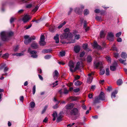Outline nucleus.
I'll return each mask as SVG.
<instances>
[{"label": "nucleus", "mask_w": 127, "mask_h": 127, "mask_svg": "<svg viewBox=\"0 0 127 127\" xmlns=\"http://www.w3.org/2000/svg\"><path fill=\"white\" fill-rule=\"evenodd\" d=\"M13 33L12 32H9L3 31L0 33V35L2 40L4 41L9 40L10 36L13 35Z\"/></svg>", "instance_id": "f257e3e1"}, {"label": "nucleus", "mask_w": 127, "mask_h": 127, "mask_svg": "<svg viewBox=\"0 0 127 127\" xmlns=\"http://www.w3.org/2000/svg\"><path fill=\"white\" fill-rule=\"evenodd\" d=\"M105 99L104 93L102 92H101L98 96L95 97V99L94 100L93 105H95L97 103L100 102L101 100L103 101Z\"/></svg>", "instance_id": "f03ea898"}, {"label": "nucleus", "mask_w": 127, "mask_h": 127, "mask_svg": "<svg viewBox=\"0 0 127 127\" xmlns=\"http://www.w3.org/2000/svg\"><path fill=\"white\" fill-rule=\"evenodd\" d=\"M70 114L71 115L79 116L80 115V111L77 108H74L71 110Z\"/></svg>", "instance_id": "7ed1b4c3"}, {"label": "nucleus", "mask_w": 127, "mask_h": 127, "mask_svg": "<svg viewBox=\"0 0 127 127\" xmlns=\"http://www.w3.org/2000/svg\"><path fill=\"white\" fill-rule=\"evenodd\" d=\"M84 6L83 5H81L80 7H77L74 9V11L76 13L79 14H81L83 11V9H84Z\"/></svg>", "instance_id": "20e7f679"}, {"label": "nucleus", "mask_w": 127, "mask_h": 127, "mask_svg": "<svg viewBox=\"0 0 127 127\" xmlns=\"http://www.w3.org/2000/svg\"><path fill=\"white\" fill-rule=\"evenodd\" d=\"M28 52L31 55V57L33 58H36L37 57V56L36 54L37 52L35 51H31V48H29L28 51Z\"/></svg>", "instance_id": "39448f33"}, {"label": "nucleus", "mask_w": 127, "mask_h": 127, "mask_svg": "<svg viewBox=\"0 0 127 127\" xmlns=\"http://www.w3.org/2000/svg\"><path fill=\"white\" fill-rule=\"evenodd\" d=\"M45 37L43 35H41L40 39V41L39 42V44L40 46H43L45 45L46 42L44 41Z\"/></svg>", "instance_id": "423d86ee"}, {"label": "nucleus", "mask_w": 127, "mask_h": 127, "mask_svg": "<svg viewBox=\"0 0 127 127\" xmlns=\"http://www.w3.org/2000/svg\"><path fill=\"white\" fill-rule=\"evenodd\" d=\"M118 66L117 63L116 61H114L112 65L110 66V69L111 71H114L116 70V67Z\"/></svg>", "instance_id": "0eeeda50"}, {"label": "nucleus", "mask_w": 127, "mask_h": 127, "mask_svg": "<svg viewBox=\"0 0 127 127\" xmlns=\"http://www.w3.org/2000/svg\"><path fill=\"white\" fill-rule=\"evenodd\" d=\"M68 65L70 67V71L72 72H74L75 71L72 69L74 67V64L73 62L72 61H70L68 63Z\"/></svg>", "instance_id": "6e6552de"}, {"label": "nucleus", "mask_w": 127, "mask_h": 127, "mask_svg": "<svg viewBox=\"0 0 127 127\" xmlns=\"http://www.w3.org/2000/svg\"><path fill=\"white\" fill-rule=\"evenodd\" d=\"M31 19V17L28 14H26L24 15L22 20L24 23L27 22Z\"/></svg>", "instance_id": "1a4fd4ad"}, {"label": "nucleus", "mask_w": 127, "mask_h": 127, "mask_svg": "<svg viewBox=\"0 0 127 127\" xmlns=\"http://www.w3.org/2000/svg\"><path fill=\"white\" fill-rule=\"evenodd\" d=\"M114 35L113 33L112 32H109L107 39L110 41H112L114 39Z\"/></svg>", "instance_id": "9d476101"}, {"label": "nucleus", "mask_w": 127, "mask_h": 127, "mask_svg": "<svg viewBox=\"0 0 127 127\" xmlns=\"http://www.w3.org/2000/svg\"><path fill=\"white\" fill-rule=\"evenodd\" d=\"M80 47L78 45L75 46L74 47V50L75 52L77 53H78L80 50Z\"/></svg>", "instance_id": "9b49d317"}, {"label": "nucleus", "mask_w": 127, "mask_h": 127, "mask_svg": "<svg viewBox=\"0 0 127 127\" xmlns=\"http://www.w3.org/2000/svg\"><path fill=\"white\" fill-rule=\"evenodd\" d=\"M59 73L58 71L56 70L54 72L53 76L54 79L55 80H56L58 77Z\"/></svg>", "instance_id": "f8f14e48"}, {"label": "nucleus", "mask_w": 127, "mask_h": 127, "mask_svg": "<svg viewBox=\"0 0 127 127\" xmlns=\"http://www.w3.org/2000/svg\"><path fill=\"white\" fill-rule=\"evenodd\" d=\"M74 104L72 103H70L66 105L64 107L65 109H68L71 110L73 107Z\"/></svg>", "instance_id": "ddd939ff"}, {"label": "nucleus", "mask_w": 127, "mask_h": 127, "mask_svg": "<svg viewBox=\"0 0 127 127\" xmlns=\"http://www.w3.org/2000/svg\"><path fill=\"white\" fill-rule=\"evenodd\" d=\"M68 36V34L67 33H63L60 35V38L61 39H66Z\"/></svg>", "instance_id": "4468645a"}, {"label": "nucleus", "mask_w": 127, "mask_h": 127, "mask_svg": "<svg viewBox=\"0 0 127 127\" xmlns=\"http://www.w3.org/2000/svg\"><path fill=\"white\" fill-rule=\"evenodd\" d=\"M58 81L57 80L55 81L54 82L52 83V84H50V85L51 87L52 88H55L58 85Z\"/></svg>", "instance_id": "2eb2a0df"}, {"label": "nucleus", "mask_w": 127, "mask_h": 127, "mask_svg": "<svg viewBox=\"0 0 127 127\" xmlns=\"http://www.w3.org/2000/svg\"><path fill=\"white\" fill-rule=\"evenodd\" d=\"M93 47L94 48L97 49H101V46L98 44L96 41L94 42L93 44Z\"/></svg>", "instance_id": "dca6fc26"}, {"label": "nucleus", "mask_w": 127, "mask_h": 127, "mask_svg": "<svg viewBox=\"0 0 127 127\" xmlns=\"http://www.w3.org/2000/svg\"><path fill=\"white\" fill-rule=\"evenodd\" d=\"M31 46L32 48L35 49H37L38 48V46L37 43L35 42H34L32 43Z\"/></svg>", "instance_id": "f3484780"}, {"label": "nucleus", "mask_w": 127, "mask_h": 127, "mask_svg": "<svg viewBox=\"0 0 127 127\" xmlns=\"http://www.w3.org/2000/svg\"><path fill=\"white\" fill-rule=\"evenodd\" d=\"M59 35L57 34L54 37V39L55 40V42L56 43H58L59 42Z\"/></svg>", "instance_id": "a211bd4d"}, {"label": "nucleus", "mask_w": 127, "mask_h": 127, "mask_svg": "<svg viewBox=\"0 0 127 127\" xmlns=\"http://www.w3.org/2000/svg\"><path fill=\"white\" fill-rule=\"evenodd\" d=\"M82 63V62L81 61L78 62H77L76 65L74 68V70L75 71L79 68L80 64Z\"/></svg>", "instance_id": "6ab92c4d"}, {"label": "nucleus", "mask_w": 127, "mask_h": 127, "mask_svg": "<svg viewBox=\"0 0 127 127\" xmlns=\"http://www.w3.org/2000/svg\"><path fill=\"white\" fill-rule=\"evenodd\" d=\"M4 69V72H6L8 70V68L6 66V65L5 64H4L2 65L0 67V69Z\"/></svg>", "instance_id": "aec40b11"}, {"label": "nucleus", "mask_w": 127, "mask_h": 127, "mask_svg": "<svg viewBox=\"0 0 127 127\" xmlns=\"http://www.w3.org/2000/svg\"><path fill=\"white\" fill-rule=\"evenodd\" d=\"M118 92V91L117 90H116L112 93L111 94V97L112 98L115 97L116 95L117 94Z\"/></svg>", "instance_id": "412c9836"}, {"label": "nucleus", "mask_w": 127, "mask_h": 127, "mask_svg": "<svg viewBox=\"0 0 127 127\" xmlns=\"http://www.w3.org/2000/svg\"><path fill=\"white\" fill-rule=\"evenodd\" d=\"M121 57L123 59H126L127 57V55L126 53L123 52L121 55Z\"/></svg>", "instance_id": "4be33fe9"}, {"label": "nucleus", "mask_w": 127, "mask_h": 127, "mask_svg": "<svg viewBox=\"0 0 127 127\" xmlns=\"http://www.w3.org/2000/svg\"><path fill=\"white\" fill-rule=\"evenodd\" d=\"M30 106L31 107L29 108V109L30 110H32V108H33L34 107L35 105V103L33 102H31L30 104Z\"/></svg>", "instance_id": "5701e85b"}, {"label": "nucleus", "mask_w": 127, "mask_h": 127, "mask_svg": "<svg viewBox=\"0 0 127 127\" xmlns=\"http://www.w3.org/2000/svg\"><path fill=\"white\" fill-rule=\"evenodd\" d=\"M92 56L90 55L88 56L87 58V61L88 63H90L92 61Z\"/></svg>", "instance_id": "b1692460"}, {"label": "nucleus", "mask_w": 127, "mask_h": 127, "mask_svg": "<svg viewBox=\"0 0 127 127\" xmlns=\"http://www.w3.org/2000/svg\"><path fill=\"white\" fill-rule=\"evenodd\" d=\"M101 63L99 62L97 63H94V66L95 68L98 67L100 64H101Z\"/></svg>", "instance_id": "393cba45"}, {"label": "nucleus", "mask_w": 127, "mask_h": 127, "mask_svg": "<svg viewBox=\"0 0 127 127\" xmlns=\"http://www.w3.org/2000/svg\"><path fill=\"white\" fill-rule=\"evenodd\" d=\"M32 41V39L31 38H29L28 39H25L24 41V43L25 44H28L30 42Z\"/></svg>", "instance_id": "a878e982"}, {"label": "nucleus", "mask_w": 127, "mask_h": 127, "mask_svg": "<svg viewBox=\"0 0 127 127\" xmlns=\"http://www.w3.org/2000/svg\"><path fill=\"white\" fill-rule=\"evenodd\" d=\"M64 109L65 110L64 111V113L66 114V115H69V114H70V112L71 111H70V110L69 109H65L64 108Z\"/></svg>", "instance_id": "bb28decb"}, {"label": "nucleus", "mask_w": 127, "mask_h": 127, "mask_svg": "<svg viewBox=\"0 0 127 127\" xmlns=\"http://www.w3.org/2000/svg\"><path fill=\"white\" fill-rule=\"evenodd\" d=\"M100 37L102 38L104 37L105 35V33L103 31H102L100 32Z\"/></svg>", "instance_id": "cd10ccee"}, {"label": "nucleus", "mask_w": 127, "mask_h": 127, "mask_svg": "<svg viewBox=\"0 0 127 127\" xmlns=\"http://www.w3.org/2000/svg\"><path fill=\"white\" fill-rule=\"evenodd\" d=\"M66 23V22L65 21H64L63 23H62L60 24L58 27V28L59 29H60L62 28L63 26H64Z\"/></svg>", "instance_id": "c85d7f7f"}, {"label": "nucleus", "mask_w": 127, "mask_h": 127, "mask_svg": "<svg viewBox=\"0 0 127 127\" xmlns=\"http://www.w3.org/2000/svg\"><path fill=\"white\" fill-rule=\"evenodd\" d=\"M119 61L121 63L123 64L124 65H126V63L125 62L126 61V60H123L121 59H119Z\"/></svg>", "instance_id": "c756f323"}, {"label": "nucleus", "mask_w": 127, "mask_h": 127, "mask_svg": "<svg viewBox=\"0 0 127 127\" xmlns=\"http://www.w3.org/2000/svg\"><path fill=\"white\" fill-rule=\"evenodd\" d=\"M82 83V82L79 81H78L75 83V85L76 86H78L81 85Z\"/></svg>", "instance_id": "7c9ffc66"}, {"label": "nucleus", "mask_w": 127, "mask_h": 127, "mask_svg": "<svg viewBox=\"0 0 127 127\" xmlns=\"http://www.w3.org/2000/svg\"><path fill=\"white\" fill-rule=\"evenodd\" d=\"M57 112H54L52 114V115L53 117V121H54L56 119V117L57 116Z\"/></svg>", "instance_id": "2f4dec72"}, {"label": "nucleus", "mask_w": 127, "mask_h": 127, "mask_svg": "<svg viewBox=\"0 0 127 127\" xmlns=\"http://www.w3.org/2000/svg\"><path fill=\"white\" fill-rule=\"evenodd\" d=\"M93 78L92 77H90L88 78L87 82L89 83H91L92 81Z\"/></svg>", "instance_id": "473e14b6"}, {"label": "nucleus", "mask_w": 127, "mask_h": 127, "mask_svg": "<svg viewBox=\"0 0 127 127\" xmlns=\"http://www.w3.org/2000/svg\"><path fill=\"white\" fill-rule=\"evenodd\" d=\"M117 83L118 85L120 86L123 83V81L121 79H119L117 81Z\"/></svg>", "instance_id": "72a5a7b5"}, {"label": "nucleus", "mask_w": 127, "mask_h": 127, "mask_svg": "<svg viewBox=\"0 0 127 127\" xmlns=\"http://www.w3.org/2000/svg\"><path fill=\"white\" fill-rule=\"evenodd\" d=\"M62 120V117L61 116H58L56 120V122H59Z\"/></svg>", "instance_id": "f704fd0d"}, {"label": "nucleus", "mask_w": 127, "mask_h": 127, "mask_svg": "<svg viewBox=\"0 0 127 127\" xmlns=\"http://www.w3.org/2000/svg\"><path fill=\"white\" fill-rule=\"evenodd\" d=\"M89 11L87 9H85L84 10V14L85 15H86L87 14H89Z\"/></svg>", "instance_id": "c9c22d12"}, {"label": "nucleus", "mask_w": 127, "mask_h": 127, "mask_svg": "<svg viewBox=\"0 0 127 127\" xmlns=\"http://www.w3.org/2000/svg\"><path fill=\"white\" fill-rule=\"evenodd\" d=\"M9 56V54L8 53H6L3 55L2 56V57L4 59H6L8 58Z\"/></svg>", "instance_id": "e433bc0d"}, {"label": "nucleus", "mask_w": 127, "mask_h": 127, "mask_svg": "<svg viewBox=\"0 0 127 127\" xmlns=\"http://www.w3.org/2000/svg\"><path fill=\"white\" fill-rule=\"evenodd\" d=\"M95 19L97 21H102V20L101 19V17L100 16H97L95 17Z\"/></svg>", "instance_id": "4c0bfd02"}, {"label": "nucleus", "mask_w": 127, "mask_h": 127, "mask_svg": "<svg viewBox=\"0 0 127 127\" xmlns=\"http://www.w3.org/2000/svg\"><path fill=\"white\" fill-rule=\"evenodd\" d=\"M23 54L22 53H16V54H14L12 55L13 56H21L23 55Z\"/></svg>", "instance_id": "58836bf2"}, {"label": "nucleus", "mask_w": 127, "mask_h": 127, "mask_svg": "<svg viewBox=\"0 0 127 127\" xmlns=\"http://www.w3.org/2000/svg\"><path fill=\"white\" fill-rule=\"evenodd\" d=\"M69 91L66 88H64V94L65 95L67 94L68 93Z\"/></svg>", "instance_id": "ea45409f"}, {"label": "nucleus", "mask_w": 127, "mask_h": 127, "mask_svg": "<svg viewBox=\"0 0 127 127\" xmlns=\"http://www.w3.org/2000/svg\"><path fill=\"white\" fill-rule=\"evenodd\" d=\"M105 74L107 75H108L110 74V71L109 69L107 68L106 69Z\"/></svg>", "instance_id": "a19ab883"}, {"label": "nucleus", "mask_w": 127, "mask_h": 127, "mask_svg": "<svg viewBox=\"0 0 127 127\" xmlns=\"http://www.w3.org/2000/svg\"><path fill=\"white\" fill-rule=\"evenodd\" d=\"M60 56L62 57L64 56L65 54V53L64 51H62L60 52Z\"/></svg>", "instance_id": "79ce46f5"}, {"label": "nucleus", "mask_w": 127, "mask_h": 127, "mask_svg": "<svg viewBox=\"0 0 127 127\" xmlns=\"http://www.w3.org/2000/svg\"><path fill=\"white\" fill-rule=\"evenodd\" d=\"M106 58L108 62L109 63H111V59L109 57L107 56Z\"/></svg>", "instance_id": "37998d69"}, {"label": "nucleus", "mask_w": 127, "mask_h": 127, "mask_svg": "<svg viewBox=\"0 0 127 127\" xmlns=\"http://www.w3.org/2000/svg\"><path fill=\"white\" fill-rule=\"evenodd\" d=\"M32 93L33 95H34L35 92L36 87L35 85H34L32 87Z\"/></svg>", "instance_id": "c03bdc74"}, {"label": "nucleus", "mask_w": 127, "mask_h": 127, "mask_svg": "<svg viewBox=\"0 0 127 127\" xmlns=\"http://www.w3.org/2000/svg\"><path fill=\"white\" fill-rule=\"evenodd\" d=\"M105 73V70L104 69H103L100 70L99 73L101 75H103Z\"/></svg>", "instance_id": "a18cd8bd"}, {"label": "nucleus", "mask_w": 127, "mask_h": 127, "mask_svg": "<svg viewBox=\"0 0 127 127\" xmlns=\"http://www.w3.org/2000/svg\"><path fill=\"white\" fill-rule=\"evenodd\" d=\"M82 47L84 49H86L88 47V45L87 44H83Z\"/></svg>", "instance_id": "49530a36"}, {"label": "nucleus", "mask_w": 127, "mask_h": 127, "mask_svg": "<svg viewBox=\"0 0 127 127\" xmlns=\"http://www.w3.org/2000/svg\"><path fill=\"white\" fill-rule=\"evenodd\" d=\"M39 7V6L38 5H37L35 7L34 9H33V11L34 12L36 11L38 9Z\"/></svg>", "instance_id": "de8ad7c7"}, {"label": "nucleus", "mask_w": 127, "mask_h": 127, "mask_svg": "<svg viewBox=\"0 0 127 127\" xmlns=\"http://www.w3.org/2000/svg\"><path fill=\"white\" fill-rule=\"evenodd\" d=\"M122 32H119L117 33L116 34V36L117 37H119L121 34Z\"/></svg>", "instance_id": "09e8293b"}, {"label": "nucleus", "mask_w": 127, "mask_h": 127, "mask_svg": "<svg viewBox=\"0 0 127 127\" xmlns=\"http://www.w3.org/2000/svg\"><path fill=\"white\" fill-rule=\"evenodd\" d=\"M85 54V52L84 51H83L80 54V57H83Z\"/></svg>", "instance_id": "8fccbe9b"}, {"label": "nucleus", "mask_w": 127, "mask_h": 127, "mask_svg": "<svg viewBox=\"0 0 127 127\" xmlns=\"http://www.w3.org/2000/svg\"><path fill=\"white\" fill-rule=\"evenodd\" d=\"M32 4H29L26 5V7L27 8H30L32 7Z\"/></svg>", "instance_id": "3c124183"}, {"label": "nucleus", "mask_w": 127, "mask_h": 127, "mask_svg": "<svg viewBox=\"0 0 127 127\" xmlns=\"http://www.w3.org/2000/svg\"><path fill=\"white\" fill-rule=\"evenodd\" d=\"M80 38V35L79 34L76 35L75 36V39L78 40Z\"/></svg>", "instance_id": "603ef678"}, {"label": "nucleus", "mask_w": 127, "mask_h": 127, "mask_svg": "<svg viewBox=\"0 0 127 127\" xmlns=\"http://www.w3.org/2000/svg\"><path fill=\"white\" fill-rule=\"evenodd\" d=\"M81 107L83 109L85 110H86L87 109V107L84 104H83V105H82Z\"/></svg>", "instance_id": "864d4df0"}, {"label": "nucleus", "mask_w": 127, "mask_h": 127, "mask_svg": "<svg viewBox=\"0 0 127 127\" xmlns=\"http://www.w3.org/2000/svg\"><path fill=\"white\" fill-rule=\"evenodd\" d=\"M87 21H85L84 22L83 26L84 29L86 28L87 27Z\"/></svg>", "instance_id": "5fc2aeb1"}, {"label": "nucleus", "mask_w": 127, "mask_h": 127, "mask_svg": "<svg viewBox=\"0 0 127 127\" xmlns=\"http://www.w3.org/2000/svg\"><path fill=\"white\" fill-rule=\"evenodd\" d=\"M80 91V89L79 88H77L74 89V91L75 93L78 92Z\"/></svg>", "instance_id": "6e6d98bb"}, {"label": "nucleus", "mask_w": 127, "mask_h": 127, "mask_svg": "<svg viewBox=\"0 0 127 127\" xmlns=\"http://www.w3.org/2000/svg\"><path fill=\"white\" fill-rule=\"evenodd\" d=\"M15 19V18H14L13 17H11L10 20V23H12V22H13Z\"/></svg>", "instance_id": "4d7b16f0"}, {"label": "nucleus", "mask_w": 127, "mask_h": 127, "mask_svg": "<svg viewBox=\"0 0 127 127\" xmlns=\"http://www.w3.org/2000/svg\"><path fill=\"white\" fill-rule=\"evenodd\" d=\"M119 56V54L118 53H115L114 54V57L117 58Z\"/></svg>", "instance_id": "13d9d810"}, {"label": "nucleus", "mask_w": 127, "mask_h": 127, "mask_svg": "<svg viewBox=\"0 0 127 127\" xmlns=\"http://www.w3.org/2000/svg\"><path fill=\"white\" fill-rule=\"evenodd\" d=\"M94 12L95 13H98L100 12V10L99 9H96L95 10Z\"/></svg>", "instance_id": "bf43d9fd"}, {"label": "nucleus", "mask_w": 127, "mask_h": 127, "mask_svg": "<svg viewBox=\"0 0 127 127\" xmlns=\"http://www.w3.org/2000/svg\"><path fill=\"white\" fill-rule=\"evenodd\" d=\"M88 96L89 98H90V99H91L93 98V95L92 94H89L88 95Z\"/></svg>", "instance_id": "052dcab7"}, {"label": "nucleus", "mask_w": 127, "mask_h": 127, "mask_svg": "<svg viewBox=\"0 0 127 127\" xmlns=\"http://www.w3.org/2000/svg\"><path fill=\"white\" fill-rule=\"evenodd\" d=\"M117 41L118 42H121L122 41V39L120 37H118L117 39Z\"/></svg>", "instance_id": "680f3d73"}, {"label": "nucleus", "mask_w": 127, "mask_h": 127, "mask_svg": "<svg viewBox=\"0 0 127 127\" xmlns=\"http://www.w3.org/2000/svg\"><path fill=\"white\" fill-rule=\"evenodd\" d=\"M43 53H48V50L47 49H45L43 50L42 52Z\"/></svg>", "instance_id": "e2e57ef3"}, {"label": "nucleus", "mask_w": 127, "mask_h": 127, "mask_svg": "<svg viewBox=\"0 0 127 127\" xmlns=\"http://www.w3.org/2000/svg\"><path fill=\"white\" fill-rule=\"evenodd\" d=\"M69 31V29L68 28H66L64 30V32H68Z\"/></svg>", "instance_id": "0e129e2a"}, {"label": "nucleus", "mask_w": 127, "mask_h": 127, "mask_svg": "<svg viewBox=\"0 0 127 127\" xmlns=\"http://www.w3.org/2000/svg\"><path fill=\"white\" fill-rule=\"evenodd\" d=\"M38 76L39 79L41 80L42 81L43 80V77L42 76L39 74H38Z\"/></svg>", "instance_id": "69168bd1"}, {"label": "nucleus", "mask_w": 127, "mask_h": 127, "mask_svg": "<svg viewBox=\"0 0 127 127\" xmlns=\"http://www.w3.org/2000/svg\"><path fill=\"white\" fill-rule=\"evenodd\" d=\"M24 97L23 96H21L20 97V100L22 102H23V101L24 99Z\"/></svg>", "instance_id": "338daca9"}, {"label": "nucleus", "mask_w": 127, "mask_h": 127, "mask_svg": "<svg viewBox=\"0 0 127 127\" xmlns=\"http://www.w3.org/2000/svg\"><path fill=\"white\" fill-rule=\"evenodd\" d=\"M29 37H30L29 36V35H25L24 37V38L25 39H27L28 38L29 39Z\"/></svg>", "instance_id": "774afa93"}]
</instances>
